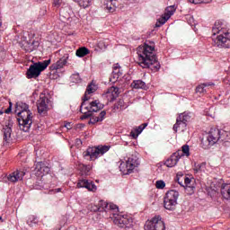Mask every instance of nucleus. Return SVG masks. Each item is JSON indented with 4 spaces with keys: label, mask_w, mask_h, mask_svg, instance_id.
Wrapping results in <instances>:
<instances>
[{
    "label": "nucleus",
    "mask_w": 230,
    "mask_h": 230,
    "mask_svg": "<svg viewBox=\"0 0 230 230\" xmlns=\"http://www.w3.org/2000/svg\"><path fill=\"white\" fill-rule=\"evenodd\" d=\"M155 47L144 43V46H140L137 49L138 65L144 69H151L152 71H159L161 69V64L157 60V56L154 54Z\"/></svg>",
    "instance_id": "nucleus-1"
},
{
    "label": "nucleus",
    "mask_w": 230,
    "mask_h": 230,
    "mask_svg": "<svg viewBox=\"0 0 230 230\" xmlns=\"http://www.w3.org/2000/svg\"><path fill=\"white\" fill-rule=\"evenodd\" d=\"M51 64V59L44 60L42 62L39 61L33 63L30 66L26 72V77L31 80V78H39L40 76V72L44 71L48 66Z\"/></svg>",
    "instance_id": "nucleus-2"
},
{
    "label": "nucleus",
    "mask_w": 230,
    "mask_h": 230,
    "mask_svg": "<svg viewBox=\"0 0 230 230\" xmlns=\"http://www.w3.org/2000/svg\"><path fill=\"white\" fill-rule=\"evenodd\" d=\"M17 116L20 129L28 132L33 123V113L29 110L18 112Z\"/></svg>",
    "instance_id": "nucleus-3"
},
{
    "label": "nucleus",
    "mask_w": 230,
    "mask_h": 230,
    "mask_svg": "<svg viewBox=\"0 0 230 230\" xmlns=\"http://www.w3.org/2000/svg\"><path fill=\"white\" fill-rule=\"evenodd\" d=\"M111 147L108 146H98L96 147H88L86 151L83 153L84 159L88 158V161H96L100 155H103L106 152H109Z\"/></svg>",
    "instance_id": "nucleus-4"
},
{
    "label": "nucleus",
    "mask_w": 230,
    "mask_h": 230,
    "mask_svg": "<svg viewBox=\"0 0 230 230\" xmlns=\"http://www.w3.org/2000/svg\"><path fill=\"white\" fill-rule=\"evenodd\" d=\"M179 199V191L169 190L164 199V207L169 211H173L177 206V199Z\"/></svg>",
    "instance_id": "nucleus-5"
},
{
    "label": "nucleus",
    "mask_w": 230,
    "mask_h": 230,
    "mask_svg": "<svg viewBox=\"0 0 230 230\" xmlns=\"http://www.w3.org/2000/svg\"><path fill=\"white\" fill-rule=\"evenodd\" d=\"M220 129L218 128H211L207 138H202L201 144L204 148H209V146H213V145L218 143L220 141Z\"/></svg>",
    "instance_id": "nucleus-6"
},
{
    "label": "nucleus",
    "mask_w": 230,
    "mask_h": 230,
    "mask_svg": "<svg viewBox=\"0 0 230 230\" xmlns=\"http://www.w3.org/2000/svg\"><path fill=\"white\" fill-rule=\"evenodd\" d=\"M145 230H166V227L161 216H155L152 220L146 223Z\"/></svg>",
    "instance_id": "nucleus-7"
},
{
    "label": "nucleus",
    "mask_w": 230,
    "mask_h": 230,
    "mask_svg": "<svg viewBox=\"0 0 230 230\" xmlns=\"http://www.w3.org/2000/svg\"><path fill=\"white\" fill-rule=\"evenodd\" d=\"M214 46L217 48H230V33L225 32L214 40Z\"/></svg>",
    "instance_id": "nucleus-8"
},
{
    "label": "nucleus",
    "mask_w": 230,
    "mask_h": 230,
    "mask_svg": "<svg viewBox=\"0 0 230 230\" xmlns=\"http://www.w3.org/2000/svg\"><path fill=\"white\" fill-rule=\"evenodd\" d=\"M113 215V222L115 226H118L119 227H127L128 224H131L132 219L128 217V216L121 215V214H114Z\"/></svg>",
    "instance_id": "nucleus-9"
},
{
    "label": "nucleus",
    "mask_w": 230,
    "mask_h": 230,
    "mask_svg": "<svg viewBox=\"0 0 230 230\" xmlns=\"http://www.w3.org/2000/svg\"><path fill=\"white\" fill-rule=\"evenodd\" d=\"M49 99L44 93H40V99L37 101V108L39 114H46L48 112V104Z\"/></svg>",
    "instance_id": "nucleus-10"
},
{
    "label": "nucleus",
    "mask_w": 230,
    "mask_h": 230,
    "mask_svg": "<svg viewBox=\"0 0 230 230\" xmlns=\"http://www.w3.org/2000/svg\"><path fill=\"white\" fill-rule=\"evenodd\" d=\"M137 166H139V159L136 155H131L126 162L127 173H132Z\"/></svg>",
    "instance_id": "nucleus-11"
},
{
    "label": "nucleus",
    "mask_w": 230,
    "mask_h": 230,
    "mask_svg": "<svg viewBox=\"0 0 230 230\" xmlns=\"http://www.w3.org/2000/svg\"><path fill=\"white\" fill-rule=\"evenodd\" d=\"M24 175H26L24 171L16 170L7 176V181L13 183L19 182V181H22Z\"/></svg>",
    "instance_id": "nucleus-12"
},
{
    "label": "nucleus",
    "mask_w": 230,
    "mask_h": 230,
    "mask_svg": "<svg viewBox=\"0 0 230 230\" xmlns=\"http://www.w3.org/2000/svg\"><path fill=\"white\" fill-rule=\"evenodd\" d=\"M104 96L107 98L108 102H114V100L119 96V88L116 86L110 87L104 93Z\"/></svg>",
    "instance_id": "nucleus-13"
},
{
    "label": "nucleus",
    "mask_w": 230,
    "mask_h": 230,
    "mask_svg": "<svg viewBox=\"0 0 230 230\" xmlns=\"http://www.w3.org/2000/svg\"><path fill=\"white\" fill-rule=\"evenodd\" d=\"M104 96L107 98L108 102H114V100L119 96V88L116 86L110 87L104 93Z\"/></svg>",
    "instance_id": "nucleus-14"
},
{
    "label": "nucleus",
    "mask_w": 230,
    "mask_h": 230,
    "mask_svg": "<svg viewBox=\"0 0 230 230\" xmlns=\"http://www.w3.org/2000/svg\"><path fill=\"white\" fill-rule=\"evenodd\" d=\"M69 59V54H65L59 60L50 66V71H57L58 69H62L64 66L67 64Z\"/></svg>",
    "instance_id": "nucleus-15"
},
{
    "label": "nucleus",
    "mask_w": 230,
    "mask_h": 230,
    "mask_svg": "<svg viewBox=\"0 0 230 230\" xmlns=\"http://www.w3.org/2000/svg\"><path fill=\"white\" fill-rule=\"evenodd\" d=\"M179 159H181V154H179V152L173 153L170 158L165 161L164 164L167 168H173V166H176L177 163H179Z\"/></svg>",
    "instance_id": "nucleus-16"
},
{
    "label": "nucleus",
    "mask_w": 230,
    "mask_h": 230,
    "mask_svg": "<svg viewBox=\"0 0 230 230\" xmlns=\"http://www.w3.org/2000/svg\"><path fill=\"white\" fill-rule=\"evenodd\" d=\"M77 188H86L88 191H96V185L87 180H79L77 182Z\"/></svg>",
    "instance_id": "nucleus-17"
},
{
    "label": "nucleus",
    "mask_w": 230,
    "mask_h": 230,
    "mask_svg": "<svg viewBox=\"0 0 230 230\" xmlns=\"http://www.w3.org/2000/svg\"><path fill=\"white\" fill-rule=\"evenodd\" d=\"M98 207L101 208L102 212L106 211L109 212L110 214L112 213V211H116L118 209V206L112 204V203H107L104 200H101L98 204Z\"/></svg>",
    "instance_id": "nucleus-18"
},
{
    "label": "nucleus",
    "mask_w": 230,
    "mask_h": 230,
    "mask_svg": "<svg viewBox=\"0 0 230 230\" xmlns=\"http://www.w3.org/2000/svg\"><path fill=\"white\" fill-rule=\"evenodd\" d=\"M93 93H96V85L93 83H91L87 88L86 92L83 97V102L81 103V109H84L85 107V102H88L89 97H87V94H93Z\"/></svg>",
    "instance_id": "nucleus-19"
},
{
    "label": "nucleus",
    "mask_w": 230,
    "mask_h": 230,
    "mask_svg": "<svg viewBox=\"0 0 230 230\" xmlns=\"http://www.w3.org/2000/svg\"><path fill=\"white\" fill-rule=\"evenodd\" d=\"M105 105L101 103L100 101H93L90 102L89 106L84 107L86 111H90L92 112H98V111H102Z\"/></svg>",
    "instance_id": "nucleus-20"
},
{
    "label": "nucleus",
    "mask_w": 230,
    "mask_h": 230,
    "mask_svg": "<svg viewBox=\"0 0 230 230\" xmlns=\"http://www.w3.org/2000/svg\"><path fill=\"white\" fill-rule=\"evenodd\" d=\"M219 142L223 143V145L225 146H229V145H230V133H229V131H226V130H221L220 131Z\"/></svg>",
    "instance_id": "nucleus-21"
},
{
    "label": "nucleus",
    "mask_w": 230,
    "mask_h": 230,
    "mask_svg": "<svg viewBox=\"0 0 230 230\" xmlns=\"http://www.w3.org/2000/svg\"><path fill=\"white\" fill-rule=\"evenodd\" d=\"M106 115H107V112L105 111H101L99 116L97 117L92 115L90 121L88 122L89 125H94L95 123H100V121H103Z\"/></svg>",
    "instance_id": "nucleus-22"
},
{
    "label": "nucleus",
    "mask_w": 230,
    "mask_h": 230,
    "mask_svg": "<svg viewBox=\"0 0 230 230\" xmlns=\"http://www.w3.org/2000/svg\"><path fill=\"white\" fill-rule=\"evenodd\" d=\"M221 195L226 200H230V183L221 186Z\"/></svg>",
    "instance_id": "nucleus-23"
},
{
    "label": "nucleus",
    "mask_w": 230,
    "mask_h": 230,
    "mask_svg": "<svg viewBox=\"0 0 230 230\" xmlns=\"http://www.w3.org/2000/svg\"><path fill=\"white\" fill-rule=\"evenodd\" d=\"M146 127H148V123H143L142 125L136 128L135 131L130 132L131 137H133V139H137V136H139V134H141V132H143Z\"/></svg>",
    "instance_id": "nucleus-24"
},
{
    "label": "nucleus",
    "mask_w": 230,
    "mask_h": 230,
    "mask_svg": "<svg viewBox=\"0 0 230 230\" xmlns=\"http://www.w3.org/2000/svg\"><path fill=\"white\" fill-rule=\"evenodd\" d=\"M4 132V141L5 143H10L12 141V128L10 126H5L3 128Z\"/></svg>",
    "instance_id": "nucleus-25"
},
{
    "label": "nucleus",
    "mask_w": 230,
    "mask_h": 230,
    "mask_svg": "<svg viewBox=\"0 0 230 230\" xmlns=\"http://www.w3.org/2000/svg\"><path fill=\"white\" fill-rule=\"evenodd\" d=\"M35 44H37L35 40L31 43L29 41H23V43H22V48L28 53H31V51L35 49Z\"/></svg>",
    "instance_id": "nucleus-26"
},
{
    "label": "nucleus",
    "mask_w": 230,
    "mask_h": 230,
    "mask_svg": "<svg viewBox=\"0 0 230 230\" xmlns=\"http://www.w3.org/2000/svg\"><path fill=\"white\" fill-rule=\"evenodd\" d=\"M187 124L180 120L179 119H176V123L173 125V130L177 132V130H181V132H184L186 130Z\"/></svg>",
    "instance_id": "nucleus-27"
},
{
    "label": "nucleus",
    "mask_w": 230,
    "mask_h": 230,
    "mask_svg": "<svg viewBox=\"0 0 230 230\" xmlns=\"http://www.w3.org/2000/svg\"><path fill=\"white\" fill-rule=\"evenodd\" d=\"M30 106L24 102L16 103L15 107V114H19V112H24V111H30Z\"/></svg>",
    "instance_id": "nucleus-28"
},
{
    "label": "nucleus",
    "mask_w": 230,
    "mask_h": 230,
    "mask_svg": "<svg viewBox=\"0 0 230 230\" xmlns=\"http://www.w3.org/2000/svg\"><path fill=\"white\" fill-rule=\"evenodd\" d=\"M133 89H146V84L141 80L133 81L131 84Z\"/></svg>",
    "instance_id": "nucleus-29"
},
{
    "label": "nucleus",
    "mask_w": 230,
    "mask_h": 230,
    "mask_svg": "<svg viewBox=\"0 0 230 230\" xmlns=\"http://www.w3.org/2000/svg\"><path fill=\"white\" fill-rule=\"evenodd\" d=\"M89 53H90V50L87 48L82 47L76 50L75 55L76 57H79L80 58H82L86 55H89Z\"/></svg>",
    "instance_id": "nucleus-30"
},
{
    "label": "nucleus",
    "mask_w": 230,
    "mask_h": 230,
    "mask_svg": "<svg viewBox=\"0 0 230 230\" xmlns=\"http://www.w3.org/2000/svg\"><path fill=\"white\" fill-rule=\"evenodd\" d=\"M210 85H215V84L204 83L202 84H199L196 88V93H199V94H202L206 93V87H210Z\"/></svg>",
    "instance_id": "nucleus-31"
},
{
    "label": "nucleus",
    "mask_w": 230,
    "mask_h": 230,
    "mask_svg": "<svg viewBox=\"0 0 230 230\" xmlns=\"http://www.w3.org/2000/svg\"><path fill=\"white\" fill-rule=\"evenodd\" d=\"M170 18H168L167 15L164 14L162 15V17H160L156 23H155V28H161V26H163V24H165L166 22L169 20Z\"/></svg>",
    "instance_id": "nucleus-32"
},
{
    "label": "nucleus",
    "mask_w": 230,
    "mask_h": 230,
    "mask_svg": "<svg viewBox=\"0 0 230 230\" xmlns=\"http://www.w3.org/2000/svg\"><path fill=\"white\" fill-rule=\"evenodd\" d=\"M175 5H171V6H168L166 9H165V13L164 15L167 16V19H170V17H172V15L173 13H175Z\"/></svg>",
    "instance_id": "nucleus-33"
},
{
    "label": "nucleus",
    "mask_w": 230,
    "mask_h": 230,
    "mask_svg": "<svg viewBox=\"0 0 230 230\" xmlns=\"http://www.w3.org/2000/svg\"><path fill=\"white\" fill-rule=\"evenodd\" d=\"M177 119L180 121L186 123L187 121H190V119H191V116L190 115V113L183 112V113H181Z\"/></svg>",
    "instance_id": "nucleus-34"
},
{
    "label": "nucleus",
    "mask_w": 230,
    "mask_h": 230,
    "mask_svg": "<svg viewBox=\"0 0 230 230\" xmlns=\"http://www.w3.org/2000/svg\"><path fill=\"white\" fill-rule=\"evenodd\" d=\"M44 166H46V164L42 162H38L36 164L35 171H36L37 175H42Z\"/></svg>",
    "instance_id": "nucleus-35"
},
{
    "label": "nucleus",
    "mask_w": 230,
    "mask_h": 230,
    "mask_svg": "<svg viewBox=\"0 0 230 230\" xmlns=\"http://www.w3.org/2000/svg\"><path fill=\"white\" fill-rule=\"evenodd\" d=\"M127 106H125V101L123 99H119L115 104H114V111L125 109Z\"/></svg>",
    "instance_id": "nucleus-36"
},
{
    "label": "nucleus",
    "mask_w": 230,
    "mask_h": 230,
    "mask_svg": "<svg viewBox=\"0 0 230 230\" xmlns=\"http://www.w3.org/2000/svg\"><path fill=\"white\" fill-rule=\"evenodd\" d=\"M204 168H206L205 163L194 164V172H196V173H199V172H203Z\"/></svg>",
    "instance_id": "nucleus-37"
},
{
    "label": "nucleus",
    "mask_w": 230,
    "mask_h": 230,
    "mask_svg": "<svg viewBox=\"0 0 230 230\" xmlns=\"http://www.w3.org/2000/svg\"><path fill=\"white\" fill-rule=\"evenodd\" d=\"M213 0H189L190 3H192V4H200L204 3L205 4H208L211 3Z\"/></svg>",
    "instance_id": "nucleus-38"
},
{
    "label": "nucleus",
    "mask_w": 230,
    "mask_h": 230,
    "mask_svg": "<svg viewBox=\"0 0 230 230\" xmlns=\"http://www.w3.org/2000/svg\"><path fill=\"white\" fill-rule=\"evenodd\" d=\"M183 181H184V188H190V190H194L195 187L191 186V180L188 177H183Z\"/></svg>",
    "instance_id": "nucleus-39"
},
{
    "label": "nucleus",
    "mask_w": 230,
    "mask_h": 230,
    "mask_svg": "<svg viewBox=\"0 0 230 230\" xmlns=\"http://www.w3.org/2000/svg\"><path fill=\"white\" fill-rule=\"evenodd\" d=\"M181 152L186 157H190V146L184 145L181 146Z\"/></svg>",
    "instance_id": "nucleus-40"
},
{
    "label": "nucleus",
    "mask_w": 230,
    "mask_h": 230,
    "mask_svg": "<svg viewBox=\"0 0 230 230\" xmlns=\"http://www.w3.org/2000/svg\"><path fill=\"white\" fill-rule=\"evenodd\" d=\"M87 111H82V109H81V112L84 114L83 116H81V119H87V118L93 117V112L89 110Z\"/></svg>",
    "instance_id": "nucleus-41"
},
{
    "label": "nucleus",
    "mask_w": 230,
    "mask_h": 230,
    "mask_svg": "<svg viewBox=\"0 0 230 230\" xmlns=\"http://www.w3.org/2000/svg\"><path fill=\"white\" fill-rule=\"evenodd\" d=\"M181 179H184V174L182 172H178L176 175V181L180 186L184 188V185L182 184V181Z\"/></svg>",
    "instance_id": "nucleus-42"
},
{
    "label": "nucleus",
    "mask_w": 230,
    "mask_h": 230,
    "mask_svg": "<svg viewBox=\"0 0 230 230\" xmlns=\"http://www.w3.org/2000/svg\"><path fill=\"white\" fill-rule=\"evenodd\" d=\"M166 186V183H164V181H157L155 183V187L157 188V190H164V188Z\"/></svg>",
    "instance_id": "nucleus-43"
},
{
    "label": "nucleus",
    "mask_w": 230,
    "mask_h": 230,
    "mask_svg": "<svg viewBox=\"0 0 230 230\" xmlns=\"http://www.w3.org/2000/svg\"><path fill=\"white\" fill-rule=\"evenodd\" d=\"M98 48L100 49H107V45L105 44V41L104 40H100L98 42Z\"/></svg>",
    "instance_id": "nucleus-44"
},
{
    "label": "nucleus",
    "mask_w": 230,
    "mask_h": 230,
    "mask_svg": "<svg viewBox=\"0 0 230 230\" xmlns=\"http://www.w3.org/2000/svg\"><path fill=\"white\" fill-rule=\"evenodd\" d=\"M82 170L84 172L85 175L91 172V166L90 165H82Z\"/></svg>",
    "instance_id": "nucleus-45"
},
{
    "label": "nucleus",
    "mask_w": 230,
    "mask_h": 230,
    "mask_svg": "<svg viewBox=\"0 0 230 230\" xmlns=\"http://www.w3.org/2000/svg\"><path fill=\"white\" fill-rule=\"evenodd\" d=\"M48 173H49V167L48 166H44L43 167V171L41 172V177L44 176V175H48Z\"/></svg>",
    "instance_id": "nucleus-46"
},
{
    "label": "nucleus",
    "mask_w": 230,
    "mask_h": 230,
    "mask_svg": "<svg viewBox=\"0 0 230 230\" xmlns=\"http://www.w3.org/2000/svg\"><path fill=\"white\" fill-rule=\"evenodd\" d=\"M220 31H222V29H220V27H213L212 28L213 35H217V34L220 33Z\"/></svg>",
    "instance_id": "nucleus-47"
},
{
    "label": "nucleus",
    "mask_w": 230,
    "mask_h": 230,
    "mask_svg": "<svg viewBox=\"0 0 230 230\" xmlns=\"http://www.w3.org/2000/svg\"><path fill=\"white\" fill-rule=\"evenodd\" d=\"M72 80H75L76 83L82 82V79H80V75L78 74H74L72 75Z\"/></svg>",
    "instance_id": "nucleus-48"
},
{
    "label": "nucleus",
    "mask_w": 230,
    "mask_h": 230,
    "mask_svg": "<svg viewBox=\"0 0 230 230\" xmlns=\"http://www.w3.org/2000/svg\"><path fill=\"white\" fill-rule=\"evenodd\" d=\"M91 211H93L96 213V211H99L100 213H102V208L98 207V206H93L91 208Z\"/></svg>",
    "instance_id": "nucleus-49"
},
{
    "label": "nucleus",
    "mask_w": 230,
    "mask_h": 230,
    "mask_svg": "<svg viewBox=\"0 0 230 230\" xmlns=\"http://www.w3.org/2000/svg\"><path fill=\"white\" fill-rule=\"evenodd\" d=\"M104 8L108 10V12H114V8L109 5V4H106Z\"/></svg>",
    "instance_id": "nucleus-50"
},
{
    "label": "nucleus",
    "mask_w": 230,
    "mask_h": 230,
    "mask_svg": "<svg viewBox=\"0 0 230 230\" xmlns=\"http://www.w3.org/2000/svg\"><path fill=\"white\" fill-rule=\"evenodd\" d=\"M60 4H62V0H54V6H57V8H58Z\"/></svg>",
    "instance_id": "nucleus-51"
},
{
    "label": "nucleus",
    "mask_w": 230,
    "mask_h": 230,
    "mask_svg": "<svg viewBox=\"0 0 230 230\" xmlns=\"http://www.w3.org/2000/svg\"><path fill=\"white\" fill-rule=\"evenodd\" d=\"M214 28H219V30H222V23L220 22H216Z\"/></svg>",
    "instance_id": "nucleus-52"
},
{
    "label": "nucleus",
    "mask_w": 230,
    "mask_h": 230,
    "mask_svg": "<svg viewBox=\"0 0 230 230\" xmlns=\"http://www.w3.org/2000/svg\"><path fill=\"white\" fill-rule=\"evenodd\" d=\"M5 114H10L12 112V102H9V107L4 111Z\"/></svg>",
    "instance_id": "nucleus-53"
},
{
    "label": "nucleus",
    "mask_w": 230,
    "mask_h": 230,
    "mask_svg": "<svg viewBox=\"0 0 230 230\" xmlns=\"http://www.w3.org/2000/svg\"><path fill=\"white\" fill-rule=\"evenodd\" d=\"M113 75H116L117 78H119L123 75L119 70L113 71Z\"/></svg>",
    "instance_id": "nucleus-54"
},
{
    "label": "nucleus",
    "mask_w": 230,
    "mask_h": 230,
    "mask_svg": "<svg viewBox=\"0 0 230 230\" xmlns=\"http://www.w3.org/2000/svg\"><path fill=\"white\" fill-rule=\"evenodd\" d=\"M66 128H67V130H71V123L67 122L66 124H65Z\"/></svg>",
    "instance_id": "nucleus-55"
},
{
    "label": "nucleus",
    "mask_w": 230,
    "mask_h": 230,
    "mask_svg": "<svg viewBox=\"0 0 230 230\" xmlns=\"http://www.w3.org/2000/svg\"><path fill=\"white\" fill-rule=\"evenodd\" d=\"M119 65H114V66H113V71H118V70H119Z\"/></svg>",
    "instance_id": "nucleus-56"
},
{
    "label": "nucleus",
    "mask_w": 230,
    "mask_h": 230,
    "mask_svg": "<svg viewBox=\"0 0 230 230\" xmlns=\"http://www.w3.org/2000/svg\"><path fill=\"white\" fill-rule=\"evenodd\" d=\"M76 145H82V140L80 138L75 139Z\"/></svg>",
    "instance_id": "nucleus-57"
},
{
    "label": "nucleus",
    "mask_w": 230,
    "mask_h": 230,
    "mask_svg": "<svg viewBox=\"0 0 230 230\" xmlns=\"http://www.w3.org/2000/svg\"><path fill=\"white\" fill-rule=\"evenodd\" d=\"M54 191H55V193H58V192L62 191V189L58 188V189L54 190Z\"/></svg>",
    "instance_id": "nucleus-58"
},
{
    "label": "nucleus",
    "mask_w": 230,
    "mask_h": 230,
    "mask_svg": "<svg viewBox=\"0 0 230 230\" xmlns=\"http://www.w3.org/2000/svg\"><path fill=\"white\" fill-rule=\"evenodd\" d=\"M59 14H60L61 17H64V10H61Z\"/></svg>",
    "instance_id": "nucleus-59"
},
{
    "label": "nucleus",
    "mask_w": 230,
    "mask_h": 230,
    "mask_svg": "<svg viewBox=\"0 0 230 230\" xmlns=\"http://www.w3.org/2000/svg\"><path fill=\"white\" fill-rule=\"evenodd\" d=\"M107 3H112L113 1H116V0H106Z\"/></svg>",
    "instance_id": "nucleus-60"
},
{
    "label": "nucleus",
    "mask_w": 230,
    "mask_h": 230,
    "mask_svg": "<svg viewBox=\"0 0 230 230\" xmlns=\"http://www.w3.org/2000/svg\"><path fill=\"white\" fill-rule=\"evenodd\" d=\"M2 114H4V111H3L2 110H0V116H1Z\"/></svg>",
    "instance_id": "nucleus-61"
},
{
    "label": "nucleus",
    "mask_w": 230,
    "mask_h": 230,
    "mask_svg": "<svg viewBox=\"0 0 230 230\" xmlns=\"http://www.w3.org/2000/svg\"><path fill=\"white\" fill-rule=\"evenodd\" d=\"M0 222H4V220L3 219V217H0Z\"/></svg>",
    "instance_id": "nucleus-62"
},
{
    "label": "nucleus",
    "mask_w": 230,
    "mask_h": 230,
    "mask_svg": "<svg viewBox=\"0 0 230 230\" xmlns=\"http://www.w3.org/2000/svg\"><path fill=\"white\" fill-rule=\"evenodd\" d=\"M66 19H69V14H66Z\"/></svg>",
    "instance_id": "nucleus-63"
},
{
    "label": "nucleus",
    "mask_w": 230,
    "mask_h": 230,
    "mask_svg": "<svg viewBox=\"0 0 230 230\" xmlns=\"http://www.w3.org/2000/svg\"><path fill=\"white\" fill-rule=\"evenodd\" d=\"M27 224H29V225H30V221H27Z\"/></svg>",
    "instance_id": "nucleus-64"
}]
</instances>
